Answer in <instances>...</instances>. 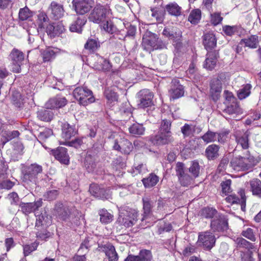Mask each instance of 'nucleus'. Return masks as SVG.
<instances>
[{
    "mask_svg": "<svg viewBox=\"0 0 261 261\" xmlns=\"http://www.w3.org/2000/svg\"><path fill=\"white\" fill-rule=\"evenodd\" d=\"M249 133L246 132L242 135L237 134L236 136L238 145H240L243 149H247L249 147L248 137Z\"/></svg>",
    "mask_w": 261,
    "mask_h": 261,
    "instance_id": "7c9ffc66",
    "label": "nucleus"
},
{
    "mask_svg": "<svg viewBox=\"0 0 261 261\" xmlns=\"http://www.w3.org/2000/svg\"><path fill=\"white\" fill-rule=\"evenodd\" d=\"M72 3L75 11L80 15L88 12L92 8L91 0H73Z\"/></svg>",
    "mask_w": 261,
    "mask_h": 261,
    "instance_id": "ddd939ff",
    "label": "nucleus"
},
{
    "mask_svg": "<svg viewBox=\"0 0 261 261\" xmlns=\"http://www.w3.org/2000/svg\"><path fill=\"white\" fill-rule=\"evenodd\" d=\"M56 51L52 48H47L42 53L44 62L49 61L55 58Z\"/></svg>",
    "mask_w": 261,
    "mask_h": 261,
    "instance_id": "49530a36",
    "label": "nucleus"
},
{
    "mask_svg": "<svg viewBox=\"0 0 261 261\" xmlns=\"http://www.w3.org/2000/svg\"><path fill=\"white\" fill-rule=\"evenodd\" d=\"M91 63L93 68L98 70L108 71L111 68V65L108 60L97 54L92 57Z\"/></svg>",
    "mask_w": 261,
    "mask_h": 261,
    "instance_id": "9b49d317",
    "label": "nucleus"
},
{
    "mask_svg": "<svg viewBox=\"0 0 261 261\" xmlns=\"http://www.w3.org/2000/svg\"><path fill=\"white\" fill-rule=\"evenodd\" d=\"M172 141V137L170 134H166L163 132H160L159 135L155 136L152 139V142L154 144L164 145L168 144Z\"/></svg>",
    "mask_w": 261,
    "mask_h": 261,
    "instance_id": "b1692460",
    "label": "nucleus"
},
{
    "mask_svg": "<svg viewBox=\"0 0 261 261\" xmlns=\"http://www.w3.org/2000/svg\"><path fill=\"white\" fill-rule=\"evenodd\" d=\"M222 90V83L220 79H213L211 84V91L212 93H219Z\"/></svg>",
    "mask_w": 261,
    "mask_h": 261,
    "instance_id": "09e8293b",
    "label": "nucleus"
},
{
    "mask_svg": "<svg viewBox=\"0 0 261 261\" xmlns=\"http://www.w3.org/2000/svg\"><path fill=\"white\" fill-rule=\"evenodd\" d=\"M113 148L124 154H128L132 151L133 146L128 140L121 138L119 142L117 140L114 141Z\"/></svg>",
    "mask_w": 261,
    "mask_h": 261,
    "instance_id": "4468645a",
    "label": "nucleus"
},
{
    "mask_svg": "<svg viewBox=\"0 0 261 261\" xmlns=\"http://www.w3.org/2000/svg\"><path fill=\"white\" fill-rule=\"evenodd\" d=\"M231 181L230 179H227L223 181L221 185L222 187V191L225 195H228L231 192L230 185Z\"/></svg>",
    "mask_w": 261,
    "mask_h": 261,
    "instance_id": "0e129e2a",
    "label": "nucleus"
},
{
    "mask_svg": "<svg viewBox=\"0 0 261 261\" xmlns=\"http://www.w3.org/2000/svg\"><path fill=\"white\" fill-rule=\"evenodd\" d=\"M178 177L181 185L183 186H188L191 184L193 179H194L191 175H190L185 173Z\"/></svg>",
    "mask_w": 261,
    "mask_h": 261,
    "instance_id": "603ef678",
    "label": "nucleus"
},
{
    "mask_svg": "<svg viewBox=\"0 0 261 261\" xmlns=\"http://www.w3.org/2000/svg\"><path fill=\"white\" fill-rule=\"evenodd\" d=\"M100 250L105 252L106 256L108 257L109 261H117L118 256L116 252L115 247L110 243H107L101 247H99Z\"/></svg>",
    "mask_w": 261,
    "mask_h": 261,
    "instance_id": "4be33fe9",
    "label": "nucleus"
},
{
    "mask_svg": "<svg viewBox=\"0 0 261 261\" xmlns=\"http://www.w3.org/2000/svg\"><path fill=\"white\" fill-rule=\"evenodd\" d=\"M11 61V68L14 72L19 73L21 71V66L24 60V54L21 50L13 48L9 55Z\"/></svg>",
    "mask_w": 261,
    "mask_h": 261,
    "instance_id": "423d86ee",
    "label": "nucleus"
},
{
    "mask_svg": "<svg viewBox=\"0 0 261 261\" xmlns=\"http://www.w3.org/2000/svg\"><path fill=\"white\" fill-rule=\"evenodd\" d=\"M55 211L59 218L66 220L68 219L75 218L78 214V211L74 207L64 206L62 203L56 205Z\"/></svg>",
    "mask_w": 261,
    "mask_h": 261,
    "instance_id": "39448f33",
    "label": "nucleus"
},
{
    "mask_svg": "<svg viewBox=\"0 0 261 261\" xmlns=\"http://www.w3.org/2000/svg\"><path fill=\"white\" fill-rule=\"evenodd\" d=\"M137 256L140 258V261H150L152 258L151 252L147 250H141Z\"/></svg>",
    "mask_w": 261,
    "mask_h": 261,
    "instance_id": "5fc2aeb1",
    "label": "nucleus"
},
{
    "mask_svg": "<svg viewBox=\"0 0 261 261\" xmlns=\"http://www.w3.org/2000/svg\"><path fill=\"white\" fill-rule=\"evenodd\" d=\"M219 147L215 144L209 145L205 149V155L208 160H214L219 156Z\"/></svg>",
    "mask_w": 261,
    "mask_h": 261,
    "instance_id": "c756f323",
    "label": "nucleus"
},
{
    "mask_svg": "<svg viewBox=\"0 0 261 261\" xmlns=\"http://www.w3.org/2000/svg\"><path fill=\"white\" fill-rule=\"evenodd\" d=\"M42 205V201L41 200H39L34 203H21L20 204V207L21 211L25 215H28L32 212L35 211L39 207Z\"/></svg>",
    "mask_w": 261,
    "mask_h": 261,
    "instance_id": "412c9836",
    "label": "nucleus"
},
{
    "mask_svg": "<svg viewBox=\"0 0 261 261\" xmlns=\"http://www.w3.org/2000/svg\"><path fill=\"white\" fill-rule=\"evenodd\" d=\"M258 160L249 155L248 157H236L232 159L230 166L233 170L239 171L248 170L255 166Z\"/></svg>",
    "mask_w": 261,
    "mask_h": 261,
    "instance_id": "f03ea898",
    "label": "nucleus"
},
{
    "mask_svg": "<svg viewBox=\"0 0 261 261\" xmlns=\"http://www.w3.org/2000/svg\"><path fill=\"white\" fill-rule=\"evenodd\" d=\"M216 238L210 231L201 232L199 233L198 242L207 250L211 249L215 245Z\"/></svg>",
    "mask_w": 261,
    "mask_h": 261,
    "instance_id": "1a4fd4ad",
    "label": "nucleus"
},
{
    "mask_svg": "<svg viewBox=\"0 0 261 261\" xmlns=\"http://www.w3.org/2000/svg\"><path fill=\"white\" fill-rule=\"evenodd\" d=\"M224 96L225 99L224 102L225 105H229L233 103H237L236 99L231 92L227 90L224 91Z\"/></svg>",
    "mask_w": 261,
    "mask_h": 261,
    "instance_id": "13d9d810",
    "label": "nucleus"
},
{
    "mask_svg": "<svg viewBox=\"0 0 261 261\" xmlns=\"http://www.w3.org/2000/svg\"><path fill=\"white\" fill-rule=\"evenodd\" d=\"M240 44L244 45L245 46L251 48H256L258 44V37L256 35H252L248 38L242 39L240 42Z\"/></svg>",
    "mask_w": 261,
    "mask_h": 261,
    "instance_id": "cd10ccee",
    "label": "nucleus"
},
{
    "mask_svg": "<svg viewBox=\"0 0 261 261\" xmlns=\"http://www.w3.org/2000/svg\"><path fill=\"white\" fill-rule=\"evenodd\" d=\"M67 103V100L65 97L57 96L50 98L46 103L47 109L61 108Z\"/></svg>",
    "mask_w": 261,
    "mask_h": 261,
    "instance_id": "6ab92c4d",
    "label": "nucleus"
},
{
    "mask_svg": "<svg viewBox=\"0 0 261 261\" xmlns=\"http://www.w3.org/2000/svg\"><path fill=\"white\" fill-rule=\"evenodd\" d=\"M109 19H106L105 22H101V27L106 32L113 34L115 31V28Z\"/></svg>",
    "mask_w": 261,
    "mask_h": 261,
    "instance_id": "3c124183",
    "label": "nucleus"
},
{
    "mask_svg": "<svg viewBox=\"0 0 261 261\" xmlns=\"http://www.w3.org/2000/svg\"><path fill=\"white\" fill-rule=\"evenodd\" d=\"M224 112L236 120H239L240 118H237L238 116L243 114V110L237 102L227 105Z\"/></svg>",
    "mask_w": 261,
    "mask_h": 261,
    "instance_id": "393cba45",
    "label": "nucleus"
},
{
    "mask_svg": "<svg viewBox=\"0 0 261 261\" xmlns=\"http://www.w3.org/2000/svg\"><path fill=\"white\" fill-rule=\"evenodd\" d=\"M129 131L133 135H142L145 132V128L142 124L136 123L129 127Z\"/></svg>",
    "mask_w": 261,
    "mask_h": 261,
    "instance_id": "ea45409f",
    "label": "nucleus"
},
{
    "mask_svg": "<svg viewBox=\"0 0 261 261\" xmlns=\"http://www.w3.org/2000/svg\"><path fill=\"white\" fill-rule=\"evenodd\" d=\"M86 21V19L85 17H79L76 21L71 24L70 31L72 32L81 33L82 31V28Z\"/></svg>",
    "mask_w": 261,
    "mask_h": 261,
    "instance_id": "c85d7f7f",
    "label": "nucleus"
},
{
    "mask_svg": "<svg viewBox=\"0 0 261 261\" xmlns=\"http://www.w3.org/2000/svg\"><path fill=\"white\" fill-rule=\"evenodd\" d=\"M84 47L85 49L89 51L93 52L100 47V44L96 39H89L87 40Z\"/></svg>",
    "mask_w": 261,
    "mask_h": 261,
    "instance_id": "a19ab883",
    "label": "nucleus"
},
{
    "mask_svg": "<svg viewBox=\"0 0 261 261\" xmlns=\"http://www.w3.org/2000/svg\"><path fill=\"white\" fill-rule=\"evenodd\" d=\"M251 86L250 84L244 85L242 88L238 91V96L239 99H243L247 97L250 94Z\"/></svg>",
    "mask_w": 261,
    "mask_h": 261,
    "instance_id": "37998d69",
    "label": "nucleus"
},
{
    "mask_svg": "<svg viewBox=\"0 0 261 261\" xmlns=\"http://www.w3.org/2000/svg\"><path fill=\"white\" fill-rule=\"evenodd\" d=\"M223 20V17L221 15V13L218 12H214L210 13V22L214 25H217L221 23Z\"/></svg>",
    "mask_w": 261,
    "mask_h": 261,
    "instance_id": "79ce46f5",
    "label": "nucleus"
},
{
    "mask_svg": "<svg viewBox=\"0 0 261 261\" xmlns=\"http://www.w3.org/2000/svg\"><path fill=\"white\" fill-rule=\"evenodd\" d=\"M161 45L158 36L151 32L147 33L143 37L142 46L147 50L156 49Z\"/></svg>",
    "mask_w": 261,
    "mask_h": 261,
    "instance_id": "0eeeda50",
    "label": "nucleus"
},
{
    "mask_svg": "<svg viewBox=\"0 0 261 261\" xmlns=\"http://www.w3.org/2000/svg\"><path fill=\"white\" fill-rule=\"evenodd\" d=\"M42 171V167L38 164H33L28 166L23 174V180L25 181H33L36 176Z\"/></svg>",
    "mask_w": 261,
    "mask_h": 261,
    "instance_id": "f8f14e48",
    "label": "nucleus"
},
{
    "mask_svg": "<svg viewBox=\"0 0 261 261\" xmlns=\"http://www.w3.org/2000/svg\"><path fill=\"white\" fill-rule=\"evenodd\" d=\"M240 198L236 196L235 195H230L226 197L225 200L227 202L231 204L234 203H239L241 205V210L243 211H245L246 207V196L245 191L241 189L238 192Z\"/></svg>",
    "mask_w": 261,
    "mask_h": 261,
    "instance_id": "2eb2a0df",
    "label": "nucleus"
},
{
    "mask_svg": "<svg viewBox=\"0 0 261 261\" xmlns=\"http://www.w3.org/2000/svg\"><path fill=\"white\" fill-rule=\"evenodd\" d=\"M240 258L241 261H255L252 252L249 250L241 252Z\"/></svg>",
    "mask_w": 261,
    "mask_h": 261,
    "instance_id": "bf43d9fd",
    "label": "nucleus"
},
{
    "mask_svg": "<svg viewBox=\"0 0 261 261\" xmlns=\"http://www.w3.org/2000/svg\"><path fill=\"white\" fill-rule=\"evenodd\" d=\"M99 215L100 216V222L104 224L109 223L111 222L113 219V215L105 209L100 210Z\"/></svg>",
    "mask_w": 261,
    "mask_h": 261,
    "instance_id": "4c0bfd02",
    "label": "nucleus"
},
{
    "mask_svg": "<svg viewBox=\"0 0 261 261\" xmlns=\"http://www.w3.org/2000/svg\"><path fill=\"white\" fill-rule=\"evenodd\" d=\"M32 16V13L28 7L20 9L19 12V18L21 20L28 19Z\"/></svg>",
    "mask_w": 261,
    "mask_h": 261,
    "instance_id": "6e6d98bb",
    "label": "nucleus"
},
{
    "mask_svg": "<svg viewBox=\"0 0 261 261\" xmlns=\"http://www.w3.org/2000/svg\"><path fill=\"white\" fill-rule=\"evenodd\" d=\"M165 8L166 10L172 15L179 16L180 15L181 8L175 2L169 3Z\"/></svg>",
    "mask_w": 261,
    "mask_h": 261,
    "instance_id": "f704fd0d",
    "label": "nucleus"
},
{
    "mask_svg": "<svg viewBox=\"0 0 261 261\" xmlns=\"http://www.w3.org/2000/svg\"><path fill=\"white\" fill-rule=\"evenodd\" d=\"M52 153L55 158L61 163L68 165L69 156L67 153V149L63 147H58L55 150H52Z\"/></svg>",
    "mask_w": 261,
    "mask_h": 261,
    "instance_id": "a211bd4d",
    "label": "nucleus"
},
{
    "mask_svg": "<svg viewBox=\"0 0 261 261\" xmlns=\"http://www.w3.org/2000/svg\"><path fill=\"white\" fill-rule=\"evenodd\" d=\"M142 201L143 203L144 213L145 216H147L150 214L151 208L155 203V201L152 200L149 197L146 196L143 198Z\"/></svg>",
    "mask_w": 261,
    "mask_h": 261,
    "instance_id": "c9c22d12",
    "label": "nucleus"
},
{
    "mask_svg": "<svg viewBox=\"0 0 261 261\" xmlns=\"http://www.w3.org/2000/svg\"><path fill=\"white\" fill-rule=\"evenodd\" d=\"M217 133L208 130L202 136L203 141L206 143L214 142L217 140Z\"/></svg>",
    "mask_w": 261,
    "mask_h": 261,
    "instance_id": "de8ad7c7",
    "label": "nucleus"
},
{
    "mask_svg": "<svg viewBox=\"0 0 261 261\" xmlns=\"http://www.w3.org/2000/svg\"><path fill=\"white\" fill-rule=\"evenodd\" d=\"M202 215L206 218H212V220L216 216L219 215L215 209L210 207H206L202 210Z\"/></svg>",
    "mask_w": 261,
    "mask_h": 261,
    "instance_id": "8fccbe9b",
    "label": "nucleus"
},
{
    "mask_svg": "<svg viewBox=\"0 0 261 261\" xmlns=\"http://www.w3.org/2000/svg\"><path fill=\"white\" fill-rule=\"evenodd\" d=\"M211 226L214 231L223 230L227 227V222L224 216L219 214L214 217L212 220Z\"/></svg>",
    "mask_w": 261,
    "mask_h": 261,
    "instance_id": "dca6fc26",
    "label": "nucleus"
},
{
    "mask_svg": "<svg viewBox=\"0 0 261 261\" xmlns=\"http://www.w3.org/2000/svg\"><path fill=\"white\" fill-rule=\"evenodd\" d=\"M253 195L261 197V181L258 179H253L249 182Z\"/></svg>",
    "mask_w": 261,
    "mask_h": 261,
    "instance_id": "473e14b6",
    "label": "nucleus"
},
{
    "mask_svg": "<svg viewBox=\"0 0 261 261\" xmlns=\"http://www.w3.org/2000/svg\"><path fill=\"white\" fill-rule=\"evenodd\" d=\"M170 127H171V122L169 120L165 119L163 120L160 127V132H163L164 133H166V134H170Z\"/></svg>",
    "mask_w": 261,
    "mask_h": 261,
    "instance_id": "774afa93",
    "label": "nucleus"
},
{
    "mask_svg": "<svg viewBox=\"0 0 261 261\" xmlns=\"http://www.w3.org/2000/svg\"><path fill=\"white\" fill-rule=\"evenodd\" d=\"M203 44L206 50L214 48L217 44V40L212 32L207 33L203 36Z\"/></svg>",
    "mask_w": 261,
    "mask_h": 261,
    "instance_id": "5701e85b",
    "label": "nucleus"
},
{
    "mask_svg": "<svg viewBox=\"0 0 261 261\" xmlns=\"http://www.w3.org/2000/svg\"><path fill=\"white\" fill-rule=\"evenodd\" d=\"M217 62V54L215 51L209 52L206 54V58L204 61L203 66L208 70L214 69Z\"/></svg>",
    "mask_w": 261,
    "mask_h": 261,
    "instance_id": "bb28decb",
    "label": "nucleus"
},
{
    "mask_svg": "<svg viewBox=\"0 0 261 261\" xmlns=\"http://www.w3.org/2000/svg\"><path fill=\"white\" fill-rule=\"evenodd\" d=\"M51 17L55 19H59L63 17L64 10L62 5L53 2L50 5Z\"/></svg>",
    "mask_w": 261,
    "mask_h": 261,
    "instance_id": "a878e982",
    "label": "nucleus"
},
{
    "mask_svg": "<svg viewBox=\"0 0 261 261\" xmlns=\"http://www.w3.org/2000/svg\"><path fill=\"white\" fill-rule=\"evenodd\" d=\"M38 18L39 27L40 28H45L48 20L47 15L44 13H40L38 15Z\"/></svg>",
    "mask_w": 261,
    "mask_h": 261,
    "instance_id": "680f3d73",
    "label": "nucleus"
},
{
    "mask_svg": "<svg viewBox=\"0 0 261 261\" xmlns=\"http://www.w3.org/2000/svg\"><path fill=\"white\" fill-rule=\"evenodd\" d=\"M184 88L180 84L179 80L178 79H173L169 89L170 99H175L184 96Z\"/></svg>",
    "mask_w": 261,
    "mask_h": 261,
    "instance_id": "9d476101",
    "label": "nucleus"
},
{
    "mask_svg": "<svg viewBox=\"0 0 261 261\" xmlns=\"http://www.w3.org/2000/svg\"><path fill=\"white\" fill-rule=\"evenodd\" d=\"M242 234L244 237L252 241H255V237L253 230L251 228L247 227L246 229H244L242 232Z\"/></svg>",
    "mask_w": 261,
    "mask_h": 261,
    "instance_id": "052dcab7",
    "label": "nucleus"
},
{
    "mask_svg": "<svg viewBox=\"0 0 261 261\" xmlns=\"http://www.w3.org/2000/svg\"><path fill=\"white\" fill-rule=\"evenodd\" d=\"M105 95L106 98L110 102L117 101L118 95L116 92L110 89H107L105 91Z\"/></svg>",
    "mask_w": 261,
    "mask_h": 261,
    "instance_id": "864d4df0",
    "label": "nucleus"
},
{
    "mask_svg": "<svg viewBox=\"0 0 261 261\" xmlns=\"http://www.w3.org/2000/svg\"><path fill=\"white\" fill-rule=\"evenodd\" d=\"M72 94L79 104L84 106L94 102L95 100L92 91L86 87L76 88Z\"/></svg>",
    "mask_w": 261,
    "mask_h": 261,
    "instance_id": "7ed1b4c3",
    "label": "nucleus"
},
{
    "mask_svg": "<svg viewBox=\"0 0 261 261\" xmlns=\"http://www.w3.org/2000/svg\"><path fill=\"white\" fill-rule=\"evenodd\" d=\"M239 27L236 25H224L223 27V31L227 36H232L238 31Z\"/></svg>",
    "mask_w": 261,
    "mask_h": 261,
    "instance_id": "e2e57ef3",
    "label": "nucleus"
},
{
    "mask_svg": "<svg viewBox=\"0 0 261 261\" xmlns=\"http://www.w3.org/2000/svg\"><path fill=\"white\" fill-rule=\"evenodd\" d=\"M139 102L138 107L144 109L151 107L153 105V94L148 89L141 90L138 93Z\"/></svg>",
    "mask_w": 261,
    "mask_h": 261,
    "instance_id": "6e6552de",
    "label": "nucleus"
},
{
    "mask_svg": "<svg viewBox=\"0 0 261 261\" xmlns=\"http://www.w3.org/2000/svg\"><path fill=\"white\" fill-rule=\"evenodd\" d=\"M200 167L198 162L194 161H193L191 166L189 168V171L191 174V175L194 178L199 176L200 173Z\"/></svg>",
    "mask_w": 261,
    "mask_h": 261,
    "instance_id": "c03bdc74",
    "label": "nucleus"
},
{
    "mask_svg": "<svg viewBox=\"0 0 261 261\" xmlns=\"http://www.w3.org/2000/svg\"><path fill=\"white\" fill-rule=\"evenodd\" d=\"M53 134V131L49 128H45L40 133L38 138L41 141H45Z\"/></svg>",
    "mask_w": 261,
    "mask_h": 261,
    "instance_id": "338daca9",
    "label": "nucleus"
},
{
    "mask_svg": "<svg viewBox=\"0 0 261 261\" xmlns=\"http://www.w3.org/2000/svg\"><path fill=\"white\" fill-rule=\"evenodd\" d=\"M38 247V244L36 242L31 245H25L23 247V253L24 256L29 255L32 252L36 250Z\"/></svg>",
    "mask_w": 261,
    "mask_h": 261,
    "instance_id": "69168bd1",
    "label": "nucleus"
},
{
    "mask_svg": "<svg viewBox=\"0 0 261 261\" xmlns=\"http://www.w3.org/2000/svg\"><path fill=\"white\" fill-rule=\"evenodd\" d=\"M89 192L94 197L102 199H108L110 198L109 190H106L97 184H91L89 187Z\"/></svg>",
    "mask_w": 261,
    "mask_h": 261,
    "instance_id": "f3484780",
    "label": "nucleus"
},
{
    "mask_svg": "<svg viewBox=\"0 0 261 261\" xmlns=\"http://www.w3.org/2000/svg\"><path fill=\"white\" fill-rule=\"evenodd\" d=\"M195 130V126L192 124L186 123L181 127V132L185 137L192 136Z\"/></svg>",
    "mask_w": 261,
    "mask_h": 261,
    "instance_id": "a18cd8bd",
    "label": "nucleus"
},
{
    "mask_svg": "<svg viewBox=\"0 0 261 261\" xmlns=\"http://www.w3.org/2000/svg\"><path fill=\"white\" fill-rule=\"evenodd\" d=\"M77 130L74 125H70L67 122L63 123L62 125V137L65 140H68L74 136Z\"/></svg>",
    "mask_w": 261,
    "mask_h": 261,
    "instance_id": "aec40b11",
    "label": "nucleus"
},
{
    "mask_svg": "<svg viewBox=\"0 0 261 261\" xmlns=\"http://www.w3.org/2000/svg\"><path fill=\"white\" fill-rule=\"evenodd\" d=\"M111 16V10L109 6L97 5L90 13L89 19L94 23H100Z\"/></svg>",
    "mask_w": 261,
    "mask_h": 261,
    "instance_id": "f257e3e1",
    "label": "nucleus"
},
{
    "mask_svg": "<svg viewBox=\"0 0 261 261\" xmlns=\"http://www.w3.org/2000/svg\"><path fill=\"white\" fill-rule=\"evenodd\" d=\"M159 177L153 173H151L149 175L142 179V182L146 188H150L154 186L159 181Z\"/></svg>",
    "mask_w": 261,
    "mask_h": 261,
    "instance_id": "72a5a7b5",
    "label": "nucleus"
},
{
    "mask_svg": "<svg viewBox=\"0 0 261 261\" xmlns=\"http://www.w3.org/2000/svg\"><path fill=\"white\" fill-rule=\"evenodd\" d=\"M201 17L200 10L198 9L193 10L188 17V20L192 24L198 23Z\"/></svg>",
    "mask_w": 261,
    "mask_h": 261,
    "instance_id": "58836bf2",
    "label": "nucleus"
},
{
    "mask_svg": "<svg viewBox=\"0 0 261 261\" xmlns=\"http://www.w3.org/2000/svg\"><path fill=\"white\" fill-rule=\"evenodd\" d=\"M234 241L238 247L252 248V244L242 238H238Z\"/></svg>",
    "mask_w": 261,
    "mask_h": 261,
    "instance_id": "4d7b16f0",
    "label": "nucleus"
},
{
    "mask_svg": "<svg viewBox=\"0 0 261 261\" xmlns=\"http://www.w3.org/2000/svg\"><path fill=\"white\" fill-rule=\"evenodd\" d=\"M19 132L18 130L4 131L2 135V143L4 145L7 142L13 139L18 137L19 136Z\"/></svg>",
    "mask_w": 261,
    "mask_h": 261,
    "instance_id": "2f4dec72",
    "label": "nucleus"
},
{
    "mask_svg": "<svg viewBox=\"0 0 261 261\" xmlns=\"http://www.w3.org/2000/svg\"><path fill=\"white\" fill-rule=\"evenodd\" d=\"M40 110L37 113L38 118L42 121H50L53 118L54 114L53 112L48 110Z\"/></svg>",
    "mask_w": 261,
    "mask_h": 261,
    "instance_id": "e433bc0d",
    "label": "nucleus"
},
{
    "mask_svg": "<svg viewBox=\"0 0 261 261\" xmlns=\"http://www.w3.org/2000/svg\"><path fill=\"white\" fill-rule=\"evenodd\" d=\"M119 211L120 215L118 221L124 227H130L137 221L138 213L135 210L128 208L125 210L121 207Z\"/></svg>",
    "mask_w": 261,
    "mask_h": 261,
    "instance_id": "20e7f679",
    "label": "nucleus"
}]
</instances>
